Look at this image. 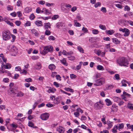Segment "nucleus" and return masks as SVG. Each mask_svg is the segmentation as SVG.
Here are the masks:
<instances>
[{"label":"nucleus","instance_id":"nucleus-59","mask_svg":"<svg viewBox=\"0 0 133 133\" xmlns=\"http://www.w3.org/2000/svg\"><path fill=\"white\" fill-rule=\"evenodd\" d=\"M32 79L30 78H26L25 79V81L28 82H31L32 81Z\"/></svg>","mask_w":133,"mask_h":133},{"label":"nucleus","instance_id":"nucleus-6","mask_svg":"<svg viewBox=\"0 0 133 133\" xmlns=\"http://www.w3.org/2000/svg\"><path fill=\"white\" fill-rule=\"evenodd\" d=\"M36 12L38 13H43L47 15L51 13L50 11L48 9H42V10H41V9H36Z\"/></svg>","mask_w":133,"mask_h":133},{"label":"nucleus","instance_id":"nucleus-11","mask_svg":"<svg viewBox=\"0 0 133 133\" xmlns=\"http://www.w3.org/2000/svg\"><path fill=\"white\" fill-rule=\"evenodd\" d=\"M42 67L41 64L39 63H37L34 66V70H39Z\"/></svg>","mask_w":133,"mask_h":133},{"label":"nucleus","instance_id":"nucleus-48","mask_svg":"<svg viewBox=\"0 0 133 133\" xmlns=\"http://www.w3.org/2000/svg\"><path fill=\"white\" fill-rule=\"evenodd\" d=\"M62 26V23L60 22L57 23L56 24V26L57 28H59L60 26Z\"/></svg>","mask_w":133,"mask_h":133},{"label":"nucleus","instance_id":"nucleus-26","mask_svg":"<svg viewBox=\"0 0 133 133\" xmlns=\"http://www.w3.org/2000/svg\"><path fill=\"white\" fill-rule=\"evenodd\" d=\"M62 8H71V5L69 4H68L65 3H63L62 4Z\"/></svg>","mask_w":133,"mask_h":133},{"label":"nucleus","instance_id":"nucleus-41","mask_svg":"<svg viewBox=\"0 0 133 133\" xmlns=\"http://www.w3.org/2000/svg\"><path fill=\"white\" fill-rule=\"evenodd\" d=\"M129 109L133 110V104L131 103H128L127 105Z\"/></svg>","mask_w":133,"mask_h":133},{"label":"nucleus","instance_id":"nucleus-17","mask_svg":"<svg viewBox=\"0 0 133 133\" xmlns=\"http://www.w3.org/2000/svg\"><path fill=\"white\" fill-rule=\"evenodd\" d=\"M36 25L38 26H42L43 25V23L42 21L39 20H37L35 22Z\"/></svg>","mask_w":133,"mask_h":133},{"label":"nucleus","instance_id":"nucleus-49","mask_svg":"<svg viewBox=\"0 0 133 133\" xmlns=\"http://www.w3.org/2000/svg\"><path fill=\"white\" fill-rule=\"evenodd\" d=\"M55 38L52 36H49L48 37L49 40H50L54 41L55 39Z\"/></svg>","mask_w":133,"mask_h":133},{"label":"nucleus","instance_id":"nucleus-13","mask_svg":"<svg viewBox=\"0 0 133 133\" xmlns=\"http://www.w3.org/2000/svg\"><path fill=\"white\" fill-rule=\"evenodd\" d=\"M124 31L125 33L124 34V36L125 37L128 36L130 34V30L126 28Z\"/></svg>","mask_w":133,"mask_h":133},{"label":"nucleus","instance_id":"nucleus-19","mask_svg":"<svg viewBox=\"0 0 133 133\" xmlns=\"http://www.w3.org/2000/svg\"><path fill=\"white\" fill-rule=\"evenodd\" d=\"M124 125L123 123H122L118 124V129L120 131L121 129L122 130L124 128Z\"/></svg>","mask_w":133,"mask_h":133},{"label":"nucleus","instance_id":"nucleus-20","mask_svg":"<svg viewBox=\"0 0 133 133\" xmlns=\"http://www.w3.org/2000/svg\"><path fill=\"white\" fill-rule=\"evenodd\" d=\"M105 32L107 34L111 35L115 32V31L113 30H106Z\"/></svg>","mask_w":133,"mask_h":133},{"label":"nucleus","instance_id":"nucleus-12","mask_svg":"<svg viewBox=\"0 0 133 133\" xmlns=\"http://www.w3.org/2000/svg\"><path fill=\"white\" fill-rule=\"evenodd\" d=\"M10 50L12 52L17 53L18 52V49L14 45L10 46Z\"/></svg>","mask_w":133,"mask_h":133},{"label":"nucleus","instance_id":"nucleus-18","mask_svg":"<svg viewBox=\"0 0 133 133\" xmlns=\"http://www.w3.org/2000/svg\"><path fill=\"white\" fill-rule=\"evenodd\" d=\"M114 86L112 84H107L105 85V88L106 90H110L113 88Z\"/></svg>","mask_w":133,"mask_h":133},{"label":"nucleus","instance_id":"nucleus-56","mask_svg":"<svg viewBox=\"0 0 133 133\" xmlns=\"http://www.w3.org/2000/svg\"><path fill=\"white\" fill-rule=\"evenodd\" d=\"M74 115L76 117H78L79 116V112L78 111L74 113Z\"/></svg>","mask_w":133,"mask_h":133},{"label":"nucleus","instance_id":"nucleus-10","mask_svg":"<svg viewBox=\"0 0 133 133\" xmlns=\"http://www.w3.org/2000/svg\"><path fill=\"white\" fill-rule=\"evenodd\" d=\"M11 65L9 63H6L5 64H2L1 65L2 67H4L5 69H9L11 68Z\"/></svg>","mask_w":133,"mask_h":133},{"label":"nucleus","instance_id":"nucleus-54","mask_svg":"<svg viewBox=\"0 0 133 133\" xmlns=\"http://www.w3.org/2000/svg\"><path fill=\"white\" fill-rule=\"evenodd\" d=\"M125 21L126 22H128L130 25L131 26H133V22L131 21Z\"/></svg>","mask_w":133,"mask_h":133},{"label":"nucleus","instance_id":"nucleus-34","mask_svg":"<svg viewBox=\"0 0 133 133\" xmlns=\"http://www.w3.org/2000/svg\"><path fill=\"white\" fill-rule=\"evenodd\" d=\"M56 90L54 88H52L49 89L48 91L47 92L49 93H54Z\"/></svg>","mask_w":133,"mask_h":133},{"label":"nucleus","instance_id":"nucleus-32","mask_svg":"<svg viewBox=\"0 0 133 133\" xmlns=\"http://www.w3.org/2000/svg\"><path fill=\"white\" fill-rule=\"evenodd\" d=\"M99 27L101 29L103 30H105L106 29V27L104 25L100 24Z\"/></svg>","mask_w":133,"mask_h":133},{"label":"nucleus","instance_id":"nucleus-31","mask_svg":"<svg viewBox=\"0 0 133 133\" xmlns=\"http://www.w3.org/2000/svg\"><path fill=\"white\" fill-rule=\"evenodd\" d=\"M74 26L77 27H80L81 26V24L78 22H77V21L75 20L74 21Z\"/></svg>","mask_w":133,"mask_h":133},{"label":"nucleus","instance_id":"nucleus-16","mask_svg":"<svg viewBox=\"0 0 133 133\" xmlns=\"http://www.w3.org/2000/svg\"><path fill=\"white\" fill-rule=\"evenodd\" d=\"M112 98L115 102L117 103L119 102L121 100V99L119 97H112Z\"/></svg>","mask_w":133,"mask_h":133},{"label":"nucleus","instance_id":"nucleus-45","mask_svg":"<svg viewBox=\"0 0 133 133\" xmlns=\"http://www.w3.org/2000/svg\"><path fill=\"white\" fill-rule=\"evenodd\" d=\"M24 94L21 92H20L17 93V96L18 97H21L23 96Z\"/></svg>","mask_w":133,"mask_h":133},{"label":"nucleus","instance_id":"nucleus-22","mask_svg":"<svg viewBox=\"0 0 133 133\" xmlns=\"http://www.w3.org/2000/svg\"><path fill=\"white\" fill-rule=\"evenodd\" d=\"M118 129V126L115 125L111 130L112 132L113 133H116L117 132V129Z\"/></svg>","mask_w":133,"mask_h":133},{"label":"nucleus","instance_id":"nucleus-42","mask_svg":"<svg viewBox=\"0 0 133 133\" xmlns=\"http://www.w3.org/2000/svg\"><path fill=\"white\" fill-rule=\"evenodd\" d=\"M115 36L118 38H121L122 37V35L120 33H117L114 34Z\"/></svg>","mask_w":133,"mask_h":133},{"label":"nucleus","instance_id":"nucleus-25","mask_svg":"<svg viewBox=\"0 0 133 133\" xmlns=\"http://www.w3.org/2000/svg\"><path fill=\"white\" fill-rule=\"evenodd\" d=\"M28 126L34 128H37L38 127L34 125V124L30 122H29L28 123Z\"/></svg>","mask_w":133,"mask_h":133},{"label":"nucleus","instance_id":"nucleus-64","mask_svg":"<svg viewBox=\"0 0 133 133\" xmlns=\"http://www.w3.org/2000/svg\"><path fill=\"white\" fill-rule=\"evenodd\" d=\"M46 106L48 107H51L53 106V105L50 103H49L46 104Z\"/></svg>","mask_w":133,"mask_h":133},{"label":"nucleus","instance_id":"nucleus-9","mask_svg":"<svg viewBox=\"0 0 133 133\" xmlns=\"http://www.w3.org/2000/svg\"><path fill=\"white\" fill-rule=\"evenodd\" d=\"M56 130L59 133H63L65 131V129L62 126H59L57 128Z\"/></svg>","mask_w":133,"mask_h":133},{"label":"nucleus","instance_id":"nucleus-7","mask_svg":"<svg viewBox=\"0 0 133 133\" xmlns=\"http://www.w3.org/2000/svg\"><path fill=\"white\" fill-rule=\"evenodd\" d=\"M49 114L47 112H45L41 114L40 115L41 118L43 120H47L49 117Z\"/></svg>","mask_w":133,"mask_h":133},{"label":"nucleus","instance_id":"nucleus-58","mask_svg":"<svg viewBox=\"0 0 133 133\" xmlns=\"http://www.w3.org/2000/svg\"><path fill=\"white\" fill-rule=\"evenodd\" d=\"M20 73L21 74L23 73L25 75L27 73V71L25 70L24 69L22 71L21 70V71H20Z\"/></svg>","mask_w":133,"mask_h":133},{"label":"nucleus","instance_id":"nucleus-37","mask_svg":"<svg viewBox=\"0 0 133 133\" xmlns=\"http://www.w3.org/2000/svg\"><path fill=\"white\" fill-rule=\"evenodd\" d=\"M127 126L128 129H131V131L133 130V125H131L129 124H127Z\"/></svg>","mask_w":133,"mask_h":133},{"label":"nucleus","instance_id":"nucleus-14","mask_svg":"<svg viewBox=\"0 0 133 133\" xmlns=\"http://www.w3.org/2000/svg\"><path fill=\"white\" fill-rule=\"evenodd\" d=\"M61 100V97L60 96H58L55 99V104H58L59 103Z\"/></svg>","mask_w":133,"mask_h":133},{"label":"nucleus","instance_id":"nucleus-44","mask_svg":"<svg viewBox=\"0 0 133 133\" xmlns=\"http://www.w3.org/2000/svg\"><path fill=\"white\" fill-rule=\"evenodd\" d=\"M59 17V16L58 15H54L52 17V19L53 20H55L56 19Z\"/></svg>","mask_w":133,"mask_h":133},{"label":"nucleus","instance_id":"nucleus-30","mask_svg":"<svg viewBox=\"0 0 133 133\" xmlns=\"http://www.w3.org/2000/svg\"><path fill=\"white\" fill-rule=\"evenodd\" d=\"M56 67L55 65L53 64H51L49 65V68L51 70H54Z\"/></svg>","mask_w":133,"mask_h":133},{"label":"nucleus","instance_id":"nucleus-47","mask_svg":"<svg viewBox=\"0 0 133 133\" xmlns=\"http://www.w3.org/2000/svg\"><path fill=\"white\" fill-rule=\"evenodd\" d=\"M22 1L20 0H18L17 3L16 5L18 6H20L22 5Z\"/></svg>","mask_w":133,"mask_h":133},{"label":"nucleus","instance_id":"nucleus-8","mask_svg":"<svg viewBox=\"0 0 133 133\" xmlns=\"http://www.w3.org/2000/svg\"><path fill=\"white\" fill-rule=\"evenodd\" d=\"M94 52L98 56H100L102 57L104 56L105 54V52H102L100 50H94Z\"/></svg>","mask_w":133,"mask_h":133},{"label":"nucleus","instance_id":"nucleus-53","mask_svg":"<svg viewBox=\"0 0 133 133\" xmlns=\"http://www.w3.org/2000/svg\"><path fill=\"white\" fill-rule=\"evenodd\" d=\"M76 76L73 74H70V77L71 79H75L76 78Z\"/></svg>","mask_w":133,"mask_h":133},{"label":"nucleus","instance_id":"nucleus-60","mask_svg":"<svg viewBox=\"0 0 133 133\" xmlns=\"http://www.w3.org/2000/svg\"><path fill=\"white\" fill-rule=\"evenodd\" d=\"M82 31H83L84 32L87 33L88 31V30L87 28L83 27L82 29Z\"/></svg>","mask_w":133,"mask_h":133},{"label":"nucleus","instance_id":"nucleus-38","mask_svg":"<svg viewBox=\"0 0 133 133\" xmlns=\"http://www.w3.org/2000/svg\"><path fill=\"white\" fill-rule=\"evenodd\" d=\"M67 57L68 58L69 60L71 61L74 60L75 59V57L74 56L72 55H70L69 56H68Z\"/></svg>","mask_w":133,"mask_h":133},{"label":"nucleus","instance_id":"nucleus-46","mask_svg":"<svg viewBox=\"0 0 133 133\" xmlns=\"http://www.w3.org/2000/svg\"><path fill=\"white\" fill-rule=\"evenodd\" d=\"M15 70L16 71H19L20 72V71H21V67L20 66H16L15 68Z\"/></svg>","mask_w":133,"mask_h":133},{"label":"nucleus","instance_id":"nucleus-36","mask_svg":"<svg viewBox=\"0 0 133 133\" xmlns=\"http://www.w3.org/2000/svg\"><path fill=\"white\" fill-rule=\"evenodd\" d=\"M0 57L2 58L4 62H6V58L4 57L3 54L2 53L0 54Z\"/></svg>","mask_w":133,"mask_h":133},{"label":"nucleus","instance_id":"nucleus-52","mask_svg":"<svg viewBox=\"0 0 133 133\" xmlns=\"http://www.w3.org/2000/svg\"><path fill=\"white\" fill-rule=\"evenodd\" d=\"M9 78H4L3 79V81L5 83H7L9 81Z\"/></svg>","mask_w":133,"mask_h":133},{"label":"nucleus","instance_id":"nucleus-29","mask_svg":"<svg viewBox=\"0 0 133 133\" xmlns=\"http://www.w3.org/2000/svg\"><path fill=\"white\" fill-rule=\"evenodd\" d=\"M121 83L122 86L126 87L127 86L126 83H128V82L126 80L123 79Z\"/></svg>","mask_w":133,"mask_h":133},{"label":"nucleus","instance_id":"nucleus-40","mask_svg":"<svg viewBox=\"0 0 133 133\" xmlns=\"http://www.w3.org/2000/svg\"><path fill=\"white\" fill-rule=\"evenodd\" d=\"M83 64L82 62H79V64L77 65L76 67V69L77 70H79L81 69V65Z\"/></svg>","mask_w":133,"mask_h":133},{"label":"nucleus","instance_id":"nucleus-39","mask_svg":"<svg viewBox=\"0 0 133 133\" xmlns=\"http://www.w3.org/2000/svg\"><path fill=\"white\" fill-rule=\"evenodd\" d=\"M77 49L80 52L82 53H84V50L81 46H78L77 47Z\"/></svg>","mask_w":133,"mask_h":133},{"label":"nucleus","instance_id":"nucleus-5","mask_svg":"<svg viewBox=\"0 0 133 133\" xmlns=\"http://www.w3.org/2000/svg\"><path fill=\"white\" fill-rule=\"evenodd\" d=\"M103 102L100 101L96 102L94 104V108L96 110H100L103 107Z\"/></svg>","mask_w":133,"mask_h":133},{"label":"nucleus","instance_id":"nucleus-1","mask_svg":"<svg viewBox=\"0 0 133 133\" xmlns=\"http://www.w3.org/2000/svg\"><path fill=\"white\" fill-rule=\"evenodd\" d=\"M117 64L121 66H128L129 62L127 59L123 57H119L116 59Z\"/></svg>","mask_w":133,"mask_h":133},{"label":"nucleus","instance_id":"nucleus-28","mask_svg":"<svg viewBox=\"0 0 133 133\" xmlns=\"http://www.w3.org/2000/svg\"><path fill=\"white\" fill-rule=\"evenodd\" d=\"M60 62L64 65L66 66L68 65L67 63H66V60L65 58H63L62 59L60 60Z\"/></svg>","mask_w":133,"mask_h":133},{"label":"nucleus","instance_id":"nucleus-24","mask_svg":"<svg viewBox=\"0 0 133 133\" xmlns=\"http://www.w3.org/2000/svg\"><path fill=\"white\" fill-rule=\"evenodd\" d=\"M105 102L107 103V105L109 106L112 104V102L108 99H107L105 100Z\"/></svg>","mask_w":133,"mask_h":133},{"label":"nucleus","instance_id":"nucleus-2","mask_svg":"<svg viewBox=\"0 0 133 133\" xmlns=\"http://www.w3.org/2000/svg\"><path fill=\"white\" fill-rule=\"evenodd\" d=\"M53 49V46L50 45L44 46L43 47V50H40V52L41 54L45 55L48 52H52Z\"/></svg>","mask_w":133,"mask_h":133},{"label":"nucleus","instance_id":"nucleus-55","mask_svg":"<svg viewBox=\"0 0 133 133\" xmlns=\"http://www.w3.org/2000/svg\"><path fill=\"white\" fill-rule=\"evenodd\" d=\"M101 3L100 2H97L95 5V8H97L98 6L101 5Z\"/></svg>","mask_w":133,"mask_h":133},{"label":"nucleus","instance_id":"nucleus-15","mask_svg":"<svg viewBox=\"0 0 133 133\" xmlns=\"http://www.w3.org/2000/svg\"><path fill=\"white\" fill-rule=\"evenodd\" d=\"M112 40L113 42L116 44H119L120 43V41L116 38H112Z\"/></svg>","mask_w":133,"mask_h":133},{"label":"nucleus","instance_id":"nucleus-62","mask_svg":"<svg viewBox=\"0 0 133 133\" xmlns=\"http://www.w3.org/2000/svg\"><path fill=\"white\" fill-rule=\"evenodd\" d=\"M12 38V39L11 40V41L12 42H14V41L16 39V36L15 35H11Z\"/></svg>","mask_w":133,"mask_h":133},{"label":"nucleus","instance_id":"nucleus-21","mask_svg":"<svg viewBox=\"0 0 133 133\" xmlns=\"http://www.w3.org/2000/svg\"><path fill=\"white\" fill-rule=\"evenodd\" d=\"M50 26L51 25L49 22L45 23L44 24V26L45 29H47L48 28H51Z\"/></svg>","mask_w":133,"mask_h":133},{"label":"nucleus","instance_id":"nucleus-50","mask_svg":"<svg viewBox=\"0 0 133 133\" xmlns=\"http://www.w3.org/2000/svg\"><path fill=\"white\" fill-rule=\"evenodd\" d=\"M29 18L31 20H33L35 18V16L33 14H32L30 15Z\"/></svg>","mask_w":133,"mask_h":133},{"label":"nucleus","instance_id":"nucleus-33","mask_svg":"<svg viewBox=\"0 0 133 133\" xmlns=\"http://www.w3.org/2000/svg\"><path fill=\"white\" fill-rule=\"evenodd\" d=\"M31 31L32 33L34 34L35 36H38V34L35 29H32L31 30Z\"/></svg>","mask_w":133,"mask_h":133},{"label":"nucleus","instance_id":"nucleus-27","mask_svg":"<svg viewBox=\"0 0 133 133\" xmlns=\"http://www.w3.org/2000/svg\"><path fill=\"white\" fill-rule=\"evenodd\" d=\"M97 69L99 70L103 71L104 70V68L103 66L101 65H98L96 67Z\"/></svg>","mask_w":133,"mask_h":133},{"label":"nucleus","instance_id":"nucleus-43","mask_svg":"<svg viewBox=\"0 0 133 133\" xmlns=\"http://www.w3.org/2000/svg\"><path fill=\"white\" fill-rule=\"evenodd\" d=\"M31 25V22L29 21H27L26 23L24 24L25 26H30Z\"/></svg>","mask_w":133,"mask_h":133},{"label":"nucleus","instance_id":"nucleus-4","mask_svg":"<svg viewBox=\"0 0 133 133\" xmlns=\"http://www.w3.org/2000/svg\"><path fill=\"white\" fill-rule=\"evenodd\" d=\"M3 38L4 40L6 41L8 40L10 37V32L6 30L4 31L3 33Z\"/></svg>","mask_w":133,"mask_h":133},{"label":"nucleus","instance_id":"nucleus-63","mask_svg":"<svg viewBox=\"0 0 133 133\" xmlns=\"http://www.w3.org/2000/svg\"><path fill=\"white\" fill-rule=\"evenodd\" d=\"M6 23L9 25H10L11 26H13V23L10 22L9 21H8L6 22Z\"/></svg>","mask_w":133,"mask_h":133},{"label":"nucleus","instance_id":"nucleus-51","mask_svg":"<svg viewBox=\"0 0 133 133\" xmlns=\"http://www.w3.org/2000/svg\"><path fill=\"white\" fill-rule=\"evenodd\" d=\"M51 32L50 31L48 30H46L45 32V35H50Z\"/></svg>","mask_w":133,"mask_h":133},{"label":"nucleus","instance_id":"nucleus-3","mask_svg":"<svg viewBox=\"0 0 133 133\" xmlns=\"http://www.w3.org/2000/svg\"><path fill=\"white\" fill-rule=\"evenodd\" d=\"M105 82V78L102 77L97 80L96 81V83H94V85L96 86H99L104 84Z\"/></svg>","mask_w":133,"mask_h":133},{"label":"nucleus","instance_id":"nucleus-57","mask_svg":"<svg viewBox=\"0 0 133 133\" xmlns=\"http://www.w3.org/2000/svg\"><path fill=\"white\" fill-rule=\"evenodd\" d=\"M15 23L17 26H19L21 24V22L19 21H17L15 22Z\"/></svg>","mask_w":133,"mask_h":133},{"label":"nucleus","instance_id":"nucleus-35","mask_svg":"<svg viewBox=\"0 0 133 133\" xmlns=\"http://www.w3.org/2000/svg\"><path fill=\"white\" fill-rule=\"evenodd\" d=\"M92 32L93 34L96 35L98 34L99 32V31L98 30L96 29H93L92 30Z\"/></svg>","mask_w":133,"mask_h":133},{"label":"nucleus","instance_id":"nucleus-61","mask_svg":"<svg viewBox=\"0 0 133 133\" xmlns=\"http://www.w3.org/2000/svg\"><path fill=\"white\" fill-rule=\"evenodd\" d=\"M76 19H78V21H80L82 20L81 17L79 15H77Z\"/></svg>","mask_w":133,"mask_h":133},{"label":"nucleus","instance_id":"nucleus-23","mask_svg":"<svg viewBox=\"0 0 133 133\" xmlns=\"http://www.w3.org/2000/svg\"><path fill=\"white\" fill-rule=\"evenodd\" d=\"M112 122H110L109 121H107V124L108 125V128H111L112 126Z\"/></svg>","mask_w":133,"mask_h":133}]
</instances>
